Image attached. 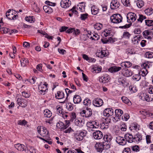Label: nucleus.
Wrapping results in <instances>:
<instances>
[{
	"instance_id": "1",
	"label": "nucleus",
	"mask_w": 153,
	"mask_h": 153,
	"mask_svg": "<svg viewBox=\"0 0 153 153\" xmlns=\"http://www.w3.org/2000/svg\"><path fill=\"white\" fill-rule=\"evenodd\" d=\"M123 18L119 14H115L113 15L110 17L111 22L114 24H118L122 21Z\"/></svg>"
},
{
	"instance_id": "2",
	"label": "nucleus",
	"mask_w": 153,
	"mask_h": 153,
	"mask_svg": "<svg viewBox=\"0 0 153 153\" xmlns=\"http://www.w3.org/2000/svg\"><path fill=\"white\" fill-rule=\"evenodd\" d=\"M17 14L15 11L9 9L6 13V16L10 20H15L18 17Z\"/></svg>"
},
{
	"instance_id": "3",
	"label": "nucleus",
	"mask_w": 153,
	"mask_h": 153,
	"mask_svg": "<svg viewBox=\"0 0 153 153\" xmlns=\"http://www.w3.org/2000/svg\"><path fill=\"white\" fill-rule=\"evenodd\" d=\"M48 84L46 82H45L43 84H42L41 82L40 84L38 85V89L40 93L42 95H44L46 94L48 91Z\"/></svg>"
},
{
	"instance_id": "4",
	"label": "nucleus",
	"mask_w": 153,
	"mask_h": 153,
	"mask_svg": "<svg viewBox=\"0 0 153 153\" xmlns=\"http://www.w3.org/2000/svg\"><path fill=\"white\" fill-rule=\"evenodd\" d=\"M38 132L42 136L45 137V139H48L49 138V134L48 131L47 130L46 128L44 127H42L41 130L40 128H37Z\"/></svg>"
},
{
	"instance_id": "5",
	"label": "nucleus",
	"mask_w": 153,
	"mask_h": 153,
	"mask_svg": "<svg viewBox=\"0 0 153 153\" xmlns=\"http://www.w3.org/2000/svg\"><path fill=\"white\" fill-rule=\"evenodd\" d=\"M88 33H87V39H90L91 40H98L100 36L97 34H95L92 33L91 32L88 31Z\"/></svg>"
},
{
	"instance_id": "6",
	"label": "nucleus",
	"mask_w": 153,
	"mask_h": 153,
	"mask_svg": "<svg viewBox=\"0 0 153 153\" xmlns=\"http://www.w3.org/2000/svg\"><path fill=\"white\" fill-rule=\"evenodd\" d=\"M142 34L143 36L145 39H152L153 33L151 30H145L143 32Z\"/></svg>"
},
{
	"instance_id": "7",
	"label": "nucleus",
	"mask_w": 153,
	"mask_h": 153,
	"mask_svg": "<svg viewBox=\"0 0 153 153\" xmlns=\"http://www.w3.org/2000/svg\"><path fill=\"white\" fill-rule=\"evenodd\" d=\"M127 21L128 22H134L137 19L136 14L133 13H128L127 16Z\"/></svg>"
},
{
	"instance_id": "8",
	"label": "nucleus",
	"mask_w": 153,
	"mask_h": 153,
	"mask_svg": "<svg viewBox=\"0 0 153 153\" xmlns=\"http://www.w3.org/2000/svg\"><path fill=\"white\" fill-rule=\"evenodd\" d=\"M17 102L19 106L22 107H25L27 105V101L25 99L22 98H19L17 100Z\"/></svg>"
},
{
	"instance_id": "9",
	"label": "nucleus",
	"mask_w": 153,
	"mask_h": 153,
	"mask_svg": "<svg viewBox=\"0 0 153 153\" xmlns=\"http://www.w3.org/2000/svg\"><path fill=\"white\" fill-rule=\"evenodd\" d=\"M103 103L102 100L100 98H96L93 101V105L94 106L97 107H99L102 106Z\"/></svg>"
},
{
	"instance_id": "10",
	"label": "nucleus",
	"mask_w": 153,
	"mask_h": 153,
	"mask_svg": "<svg viewBox=\"0 0 153 153\" xmlns=\"http://www.w3.org/2000/svg\"><path fill=\"white\" fill-rule=\"evenodd\" d=\"M114 113V110L111 108H107L105 109L103 112L104 116L108 117L112 116Z\"/></svg>"
},
{
	"instance_id": "11",
	"label": "nucleus",
	"mask_w": 153,
	"mask_h": 153,
	"mask_svg": "<svg viewBox=\"0 0 153 153\" xmlns=\"http://www.w3.org/2000/svg\"><path fill=\"white\" fill-rule=\"evenodd\" d=\"M74 136L76 140H83L84 137L85 136V134L83 132L78 131L74 133Z\"/></svg>"
},
{
	"instance_id": "12",
	"label": "nucleus",
	"mask_w": 153,
	"mask_h": 153,
	"mask_svg": "<svg viewBox=\"0 0 153 153\" xmlns=\"http://www.w3.org/2000/svg\"><path fill=\"white\" fill-rule=\"evenodd\" d=\"M93 136L95 139L99 140L101 139L103 136L102 133L100 131H96L93 133Z\"/></svg>"
},
{
	"instance_id": "13",
	"label": "nucleus",
	"mask_w": 153,
	"mask_h": 153,
	"mask_svg": "<svg viewBox=\"0 0 153 153\" xmlns=\"http://www.w3.org/2000/svg\"><path fill=\"white\" fill-rule=\"evenodd\" d=\"M116 141L118 144L124 146L126 143V140L123 137L117 136L116 138Z\"/></svg>"
},
{
	"instance_id": "14",
	"label": "nucleus",
	"mask_w": 153,
	"mask_h": 153,
	"mask_svg": "<svg viewBox=\"0 0 153 153\" xmlns=\"http://www.w3.org/2000/svg\"><path fill=\"white\" fill-rule=\"evenodd\" d=\"M110 120L108 118L105 119L104 122L100 124V127L102 129H107L108 127L109 123L110 122Z\"/></svg>"
},
{
	"instance_id": "15",
	"label": "nucleus",
	"mask_w": 153,
	"mask_h": 153,
	"mask_svg": "<svg viewBox=\"0 0 153 153\" xmlns=\"http://www.w3.org/2000/svg\"><path fill=\"white\" fill-rule=\"evenodd\" d=\"M71 4V1L69 0H62L60 2L61 7L66 8L69 7Z\"/></svg>"
},
{
	"instance_id": "16",
	"label": "nucleus",
	"mask_w": 153,
	"mask_h": 153,
	"mask_svg": "<svg viewBox=\"0 0 153 153\" xmlns=\"http://www.w3.org/2000/svg\"><path fill=\"white\" fill-rule=\"evenodd\" d=\"M96 54L97 56L100 58H103L107 55L106 51L104 50H98Z\"/></svg>"
},
{
	"instance_id": "17",
	"label": "nucleus",
	"mask_w": 153,
	"mask_h": 153,
	"mask_svg": "<svg viewBox=\"0 0 153 153\" xmlns=\"http://www.w3.org/2000/svg\"><path fill=\"white\" fill-rule=\"evenodd\" d=\"M120 6V4L117 0H113L111 3L110 7L112 9H115L118 8Z\"/></svg>"
},
{
	"instance_id": "18",
	"label": "nucleus",
	"mask_w": 153,
	"mask_h": 153,
	"mask_svg": "<svg viewBox=\"0 0 153 153\" xmlns=\"http://www.w3.org/2000/svg\"><path fill=\"white\" fill-rule=\"evenodd\" d=\"M110 77L107 74H105L101 76L99 79L100 82L105 83L108 82L109 80Z\"/></svg>"
},
{
	"instance_id": "19",
	"label": "nucleus",
	"mask_w": 153,
	"mask_h": 153,
	"mask_svg": "<svg viewBox=\"0 0 153 153\" xmlns=\"http://www.w3.org/2000/svg\"><path fill=\"white\" fill-rule=\"evenodd\" d=\"M91 68V71L94 73H99L102 70V68L101 66L97 65H93Z\"/></svg>"
},
{
	"instance_id": "20",
	"label": "nucleus",
	"mask_w": 153,
	"mask_h": 153,
	"mask_svg": "<svg viewBox=\"0 0 153 153\" xmlns=\"http://www.w3.org/2000/svg\"><path fill=\"white\" fill-rule=\"evenodd\" d=\"M125 138L126 141H127L129 143H132L134 141V137L132 134L127 133L125 134Z\"/></svg>"
},
{
	"instance_id": "21",
	"label": "nucleus",
	"mask_w": 153,
	"mask_h": 153,
	"mask_svg": "<svg viewBox=\"0 0 153 153\" xmlns=\"http://www.w3.org/2000/svg\"><path fill=\"white\" fill-rule=\"evenodd\" d=\"M14 147L19 151H25V146L22 144H16L14 145Z\"/></svg>"
},
{
	"instance_id": "22",
	"label": "nucleus",
	"mask_w": 153,
	"mask_h": 153,
	"mask_svg": "<svg viewBox=\"0 0 153 153\" xmlns=\"http://www.w3.org/2000/svg\"><path fill=\"white\" fill-rule=\"evenodd\" d=\"M122 69L121 67L113 66L111 67L108 69L109 71L111 73H114L120 71Z\"/></svg>"
},
{
	"instance_id": "23",
	"label": "nucleus",
	"mask_w": 153,
	"mask_h": 153,
	"mask_svg": "<svg viewBox=\"0 0 153 153\" xmlns=\"http://www.w3.org/2000/svg\"><path fill=\"white\" fill-rule=\"evenodd\" d=\"M139 126L136 123H133L129 127V128L131 131H137L139 130Z\"/></svg>"
},
{
	"instance_id": "24",
	"label": "nucleus",
	"mask_w": 153,
	"mask_h": 153,
	"mask_svg": "<svg viewBox=\"0 0 153 153\" xmlns=\"http://www.w3.org/2000/svg\"><path fill=\"white\" fill-rule=\"evenodd\" d=\"M95 148L98 152H102L104 149L103 145L102 143H97L95 146Z\"/></svg>"
},
{
	"instance_id": "25",
	"label": "nucleus",
	"mask_w": 153,
	"mask_h": 153,
	"mask_svg": "<svg viewBox=\"0 0 153 153\" xmlns=\"http://www.w3.org/2000/svg\"><path fill=\"white\" fill-rule=\"evenodd\" d=\"M140 99L143 100H145L147 102L150 101L152 98L149 97V95L143 94L140 95Z\"/></svg>"
},
{
	"instance_id": "26",
	"label": "nucleus",
	"mask_w": 153,
	"mask_h": 153,
	"mask_svg": "<svg viewBox=\"0 0 153 153\" xmlns=\"http://www.w3.org/2000/svg\"><path fill=\"white\" fill-rule=\"evenodd\" d=\"M132 63L130 62L126 61L122 62L121 64L122 67L125 68H127L131 67L132 65Z\"/></svg>"
},
{
	"instance_id": "27",
	"label": "nucleus",
	"mask_w": 153,
	"mask_h": 153,
	"mask_svg": "<svg viewBox=\"0 0 153 153\" xmlns=\"http://www.w3.org/2000/svg\"><path fill=\"white\" fill-rule=\"evenodd\" d=\"M81 98L78 95H75L73 97V102L75 104H78L81 102Z\"/></svg>"
},
{
	"instance_id": "28",
	"label": "nucleus",
	"mask_w": 153,
	"mask_h": 153,
	"mask_svg": "<svg viewBox=\"0 0 153 153\" xmlns=\"http://www.w3.org/2000/svg\"><path fill=\"white\" fill-rule=\"evenodd\" d=\"M43 9L45 13L50 14L53 12L52 9L48 5H45L43 7Z\"/></svg>"
},
{
	"instance_id": "29",
	"label": "nucleus",
	"mask_w": 153,
	"mask_h": 153,
	"mask_svg": "<svg viewBox=\"0 0 153 153\" xmlns=\"http://www.w3.org/2000/svg\"><path fill=\"white\" fill-rule=\"evenodd\" d=\"M64 94L62 91H58L55 94V97L58 99H62L64 98Z\"/></svg>"
},
{
	"instance_id": "30",
	"label": "nucleus",
	"mask_w": 153,
	"mask_h": 153,
	"mask_svg": "<svg viewBox=\"0 0 153 153\" xmlns=\"http://www.w3.org/2000/svg\"><path fill=\"white\" fill-rule=\"evenodd\" d=\"M118 84L124 85H126V79L123 77H119L118 79Z\"/></svg>"
},
{
	"instance_id": "31",
	"label": "nucleus",
	"mask_w": 153,
	"mask_h": 153,
	"mask_svg": "<svg viewBox=\"0 0 153 153\" xmlns=\"http://www.w3.org/2000/svg\"><path fill=\"white\" fill-rule=\"evenodd\" d=\"M111 33V31L110 30L106 29L101 33V35L103 37H107L110 36Z\"/></svg>"
},
{
	"instance_id": "32",
	"label": "nucleus",
	"mask_w": 153,
	"mask_h": 153,
	"mask_svg": "<svg viewBox=\"0 0 153 153\" xmlns=\"http://www.w3.org/2000/svg\"><path fill=\"white\" fill-rule=\"evenodd\" d=\"M85 2H81L79 3L78 6H79V9L81 12H84L85 10Z\"/></svg>"
},
{
	"instance_id": "33",
	"label": "nucleus",
	"mask_w": 153,
	"mask_h": 153,
	"mask_svg": "<svg viewBox=\"0 0 153 153\" xmlns=\"http://www.w3.org/2000/svg\"><path fill=\"white\" fill-rule=\"evenodd\" d=\"M134 141L138 143L142 139L141 136L139 133L136 134L134 137Z\"/></svg>"
},
{
	"instance_id": "34",
	"label": "nucleus",
	"mask_w": 153,
	"mask_h": 153,
	"mask_svg": "<svg viewBox=\"0 0 153 153\" xmlns=\"http://www.w3.org/2000/svg\"><path fill=\"white\" fill-rule=\"evenodd\" d=\"M132 72L131 70H126L123 72V74L124 76L126 77H129L132 75Z\"/></svg>"
},
{
	"instance_id": "35",
	"label": "nucleus",
	"mask_w": 153,
	"mask_h": 153,
	"mask_svg": "<svg viewBox=\"0 0 153 153\" xmlns=\"http://www.w3.org/2000/svg\"><path fill=\"white\" fill-rule=\"evenodd\" d=\"M44 114L45 117L50 118L52 114L51 111L48 109H45L44 111Z\"/></svg>"
},
{
	"instance_id": "36",
	"label": "nucleus",
	"mask_w": 153,
	"mask_h": 153,
	"mask_svg": "<svg viewBox=\"0 0 153 153\" xmlns=\"http://www.w3.org/2000/svg\"><path fill=\"white\" fill-rule=\"evenodd\" d=\"M115 113L116 116L117 117V119H119V117L123 114V111L121 109H117L115 110Z\"/></svg>"
},
{
	"instance_id": "37",
	"label": "nucleus",
	"mask_w": 153,
	"mask_h": 153,
	"mask_svg": "<svg viewBox=\"0 0 153 153\" xmlns=\"http://www.w3.org/2000/svg\"><path fill=\"white\" fill-rule=\"evenodd\" d=\"M94 27L95 29L98 30H101L103 27V25L100 23H96L94 25Z\"/></svg>"
},
{
	"instance_id": "38",
	"label": "nucleus",
	"mask_w": 153,
	"mask_h": 153,
	"mask_svg": "<svg viewBox=\"0 0 153 153\" xmlns=\"http://www.w3.org/2000/svg\"><path fill=\"white\" fill-rule=\"evenodd\" d=\"M21 65L23 67L26 66L28 63V60L25 58H23L20 61Z\"/></svg>"
},
{
	"instance_id": "39",
	"label": "nucleus",
	"mask_w": 153,
	"mask_h": 153,
	"mask_svg": "<svg viewBox=\"0 0 153 153\" xmlns=\"http://www.w3.org/2000/svg\"><path fill=\"white\" fill-rule=\"evenodd\" d=\"M121 100L125 103H126L128 105H131V102L127 97L124 96L122 97H121Z\"/></svg>"
},
{
	"instance_id": "40",
	"label": "nucleus",
	"mask_w": 153,
	"mask_h": 153,
	"mask_svg": "<svg viewBox=\"0 0 153 153\" xmlns=\"http://www.w3.org/2000/svg\"><path fill=\"white\" fill-rule=\"evenodd\" d=\"M91 124H89L88 123H87V127H88L87 129L89 130H93L92 129L94 128H97V125H96L97 126H95L91 123H89Z\"/></svg>"
},
{
	"instance_id": "41",
	"label": "nucleus",
	"mask_w": 153,
	"mask_h": 153,
	"mask_svg": "<svg viewBox=\"0 0 153 153\" xmlns=\"http://www.w3.org/2000/svg\"><path fill=\"white\" fill-rule=\"evenodd\" d=\"M144 12L147 15L150 16L153 13V9L152 8H148L144 10Z\"/></svg>"
},
{
	"instance_id": "42",
	"label": "nucleus",
	"mask_w": 153,
	"mask_h": 153,
	"mask_svg": "<svg viewBox=\"0 0 153 153\" xmlns=\"http://www.w3.org/2000/svg\"><path fill=\"white\" fill-rule=\"evenodd\" d=\"M103 138L105 142H110L112 138L111 135L106 134L104 135Z\"/></svg>"
},
{
	"instance_id": "43",
	"label": "nucleus",
	"mask_w": 153,
	"mask_h": 153,
	"mask_svg": "<svg viewBox=\"0 0 153 153\" xmlns=\"http://www.w3.org/2000/svg\"><path fill=\"white\" fill-rule=\"evenodd\" d=\"M92 110L91 107H87V118L90 117L92 115Z\"/></svg>"
},
{
	"instance_id": "44",
	"label": "nucleus",
	"mask_w": 153,
	"mask_h": 153,
	"mask_svg": "<svg viewBox=\"0 0 153 153\" xmlns=\"http://www.w3.org/2000/svg\"><path fill=\"white\" fill-rule=\"evenodd\" d=\"M91 10L92 14L93 15H95L98 12V9L95 6H92Z\"/></svg>"
},
{
	"instance_id": "45",
	"label": "nucleus",
	"mask_w": 153,
	"mask_h": 153,
	"mask_svg": "<svg viewBox=\"0 0 153 153\" xmlns=\"http://www.w3.org/2000/svg\"><path fill=\"white\" fill-rule=\"evenodd\" d=\"M145 57L148 59L153 58V52H146L145 54Z\"/></svg>"
},
{
	"instance_id": "46",
	"label": "nucleus",
	"mask_w": 153,
	"mask_h": 153,
	"mask_svg": "<svg viewBox=\"0 0 153 153\" xmlns=\"http://www.w3.org/2000/svg\"><path fill=\"white\" fill-rule=\"evenodd\" d=\"M137 5L139 8H141L144 4V2L142 0H138L137 1Z\"/></svg>"
},
{
	"instance_id": "47",
	"label": "nucleus",
	"mask_w": 153,
	"mask_h": 153,
	"mask_svg": "<svg viewBox=\"0 0 153 153\" xmlns=\"http://www.w3.org/2000/svg\"><path fill=\"white\" fill-rule=\"evenodd\" d=\"M148 73V70L145 68H142L139 72V74H141L143 76H145Z\"/></svg>"
},
{
	"instance_id": "48",
	"label": "nucleus",
	"mask_w": 153,
	"mask_h": 153,
	"mask_svg": "<svg viewBox=\"0 0 153 153\" xmlns=\"http://www.w3.org/2000/svg\"><path fill=\"white\" fill-rule=\"evenodd\" d=\"M132 79L136 81H139L141 79L140 74L139 73L138 74L134 75L133 76Z\"/></svg>"
},
{
	"instance_id": "49",
	"label": "nucleus",
	"mask_w": 153,
	"mask_h": 153,
	"mask_svg": "<svg viewBox=\"0 0 153 153\" xmlns=\"http://www.w3.org/2000/svg\"><path fill=\"white\" fill-rule=\"evenodd\" d=\"M145 22L146 25L148 26H153V20L146 19L145 20Z\"/></svg>"
},
{
	"instance_id": "50",
	"label": "nucleus",
	"mask_w": 153,
	"mask_h": 153,
	"mask_svg": "<svg viewBox=\"0 0 153 153\" xmlns=\"http://www.w3.org/2000/svg\"><path fill=\"white\" fill-rule=\"evenodd\" d=\"M78 126L80 127H82L85 123V120L84 118H81L78 120Z\"/></svg>"
},
{
	"instance_id": "51",
	"label": "nucleus",
	"mask_w": 153,
	"mask_h": 153,
	"mask_svg": "<svg viewBox=\"0 0 153 153\" xmlns=\"http://www.w3.org/2000/svg\"><path fill=\"white\" fill-rule=\"evenodd\" d=\"M110 142H105L102 144L103 145V148L104 149H108L110 148L111 144L110 143Z\"/></svg>"
},
{
	"instance_id": "52",
	"label": "nucleus",
	"mask_w": 153,
	"mask_h": 153,
	"mask_svg": "<svg viewBox=\"0 0 153 153\" xmlns=\"http://www.w3.org/2000/svg\"><path fill=\"white\" fill-rule=\"evenodd\" d=\"M65 126L64 127H62V128H61V131H63L66 129L69 126L70 122L69 120H65Z\"/></svg>"
},
{
	"instance_id": "53",
	"label": "nucleus",
	"mask_w": 153,
	"mask_h": 153,
	"mask_svg": "<svg viewBox=\"0 0 153 153\" xmlns=\"http://www.w3.org/2000/svg\"><path fill=\"white\" fill-rule=\"evenodd\" d=\"M25 20L31 23L34 22L33 16H29L26 17L25 18Z\"/></svg>"
},
{
	"instance_id": "54",
	"label": "nucleus",
	"mask_w": 153,
	"mask_h": 153,
	"mask_svg": "<svg viewBox=\"0 0 153 153\" xmlns=\"http://www.w3.org/2000/svg\"><path fill=\"white\" fill-rule=\"evenodd\" d=\"M138 15L139 16V17L137 19V20L138 22H140V23L142 22L143 20L146 19V17L145 16H144L143 15L139 14Z\"/></svg>"
},
{
	"instance_id": "55",
	"label": "nucleus",
	"mask_w": 153,
	"mask_h": 153,
	"mask_svg": "<svg viewBox=\"0 0 153 153\" xmlns=\"http://www.w3.org/2000/svg\"><path fill=\"white\" fill-rule=\"evenodd\" d=\"M67 108L69 111H72L73 108V104L71 103H67L66 104Z\"/></svg>"
},
{
	"instance_id": "56",
	"label": "nucleus",
	"mask_w": 153,
	"mask_h": 153,
	"mask_svg": "<svg viewBox=\"0 0 153 153\" xmlns=\"http://www.w3.org/2000/svg\"><path fill=\"white\" fill-rule=\"evenodd\" d=\"M27 122L25 120H19L18 122V124L22 126H25L27 124Z\"/></svg>"
},
{
	"instance_id": "57",
	"label": "nucleus",
	"mask_w": 153,
	"mask_h": 153,
	"mask_svg": "<svg viewBox=\"0 0 153 153\" xmlns=\"http://www.w3.org/2000/svg\"><path fill=\"white\" fill-rule=\"evenodd\" d=\"M139 41L140 40L138 39V38L136 36L134 37L132 40V42L135 45L137 44Z\"/></svg>"
},
{
	"instance_id": "58",
	"label": "nucleus",
	"mask_w": 153,
	"mask_h": 153,
	"mask_svg": "<svg viewBox=\"0 0 153 153\" xmlns=\"http://www.w3.org/2000/svg\"><path fill=\"white\" fill-rule=\"evenodd\" d=\"M148 62H145L142 64V66L143 68H145L147 70L150 68V65Z\"/></svg>"
},
{
	"instance_id": "59",
	"label": "nucleus",
	"mask_w": 153,
	"mask_h": 153,
	"mask_svg": "<svg viewBox=\"0 0 153 153\" xmlns=\"http://www.w3.org/2000/svg\"><path fill=\"white\" fill-rule=\"evenodd\" d=\"M123 36L124 38L128 39L130 37V34L128 32L126 31L123 33Z\"/></svg>"
},
{
	"instance_id": "60",
	"label": "nucleus",
	"mask_w": 153,
	"mask_h": 153,
	"mask_svg": "<svg viewBox=\"0 0 153 153\" xmlns=\"http://www.w3.org/2000/svg\"><path fill=\"white\" fill-rule=\"evenodd\" d=\"M129 89L131 92L135 93L137 91V89L136 87L135 86H130Z\"/></svg>"
},
{
	"instance_id": "61",
	"label": "nucleus",
	"mask_w": 153,
	"mask_h": 153,
	"mask_svg": "<svg viewBox=\"0 0 153 153\" xmlns=\"http://www.w3.org/2000/svg\"><path fill=\"white\" fill-rule=\"evenodd\" d=\"M96 61V59L94 58L91 57H89L87 56V61L89 62H94Z\"/></svg>"
},
{
	"instance_id": "62",
	"label": "nucleus",
	"mask_w": 153,
	"mask_h": 153,
	"mask_svg": "<svg viewBox=\"0 0 153 153\" xmlns=\"http://www.w3.org/2000/svg\"><path fill=\"white\" fill-rule=\"evenodd\" d=\"M127 126L125 124L123 123L121 126L120 130L122 131H126V130Z\"/></svg>"
},
{
	"instance_id": "63",
	"label": "nucleus",
	"mask_w": 153,
	"mask_h": 153,
	"mask_svg": "<svg viewBox=\"0 0 153 153\" xmlns=\"http://www.w3.org/2000/svg\"><path fill=\"white\" fill-rule=\"evenodd\" d=\"M121 2L123 4L127 6H128V4H129V0H121Z\"/></svg>"
},
{
	"instance_id": "64",
	"label": "nucleus",
	"mask_w": 153,
	"mask_h": 153,
	"mask_svg": "<svg viewBox=\"0 0 153 153\" xmlns=\"http://www.w3.org/2000/svg\"><path fill=\"white\" fill-rule=\"evenodd\" d=\"M132 150L134 152H138L139 151V147L138 146L135 145L131 146Z\"/></svg>"
}]
</instances>
